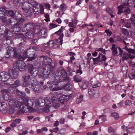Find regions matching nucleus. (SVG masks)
I'll list each match as a JSON object with an SVG mask.
<instances>
[{"label": "nucleus", "instance_id": "f257e3e1", "mask_svg": "<svg viewBox=\"0 0 135 135\" xmlns=\"http://www.w3.org/2000/svg\"><path fill=\"white\" fill-rule=\"evenodd\" d=\"M23 102V103L26 106V108H24L26 113L35 112L37 107H42L45 105L44 99L41 98L35 100L27 98Z\"/></svg>", "mask_w": 135, "mask_h": 135}, {"label": "nucleus", "instance_id": "f03ea898", "mask_svg": "<svg viewBox=\"0 0 135 135\" xmlns=\"http://www.w3.org/2000/svg\"><path fill=\"white\" fill-rule=\"evenodd\" d=\"M23 6L25 7L22 9L23 10H24V14L26 17H30L32 16V10L34 13L35 15L37 16L39 14V12H38V5L33 0H31L30 3H25Z\"/></svg>", "mask_w": 135, "mask_h": 135}, {"label": "nucleus", "instance_id": "7ed1b4c3", "mask_svg": "<svg viewBox=\"0 0 135 135\" xmlns=\"http://www.w3.org/2000/svg\"><path fill=\"white\" fill-rule=\"evenodd\" d=\"M27 98H25L23 99L22 97H18L16 99H12L9 102V104L11 106L13 109L16 108H20L22 109L19 110L18 111V113L22 114L24 113H26L25 110L24 109L26 108V106L23 103L24 100Z\"/></svg>", "mask_w": 135, "mask_h": 135}, {"label": "nucleus", "instance_id": "20e7f679", "mask_svg": "<svg viewBox=\"0 0 135 135\" xmlns=\"http://www.w3.org/2000/svg\"><path fill=\"white\" fill-rule=\"evenodd\" d=\"M129 3L127 2L123 3L122 5L118 7V14H120L121 13L123 12L126 15L129 14L131 12L130 6L129 5Z\"/></svg>", "mask_w": 135, "mask_h": 135}, {"label": "nucleus", "instance_id": "39448f33", "mask_svg": "<svg viewBox=\"0 0 135 135\" xmlns=\"http://www.w3.org/2000/svg\"><path fill=\"white\" fill-rule=\"evenodd\" d=\"M111 50L113 56L121 55L123 53V50L119 47H118L114 44L112 45Z\"/></svg>", "mask_w": 135, "mask_h": 135}, {"label": "nucleus", "instance_id": "423d86ee", "mask_svg": "<svg viewBox=\"0 0 135 135\" xmlns=\"http://www.w3.org/2000/svg\"><path fill=\"white\" fill-rule=\"evenodd\" d=\"M26 65L24 62L18 60L13 64V67L17 70H19L20 71H22L25 70Z\"/></svg>", "mask_w": 135, "mask_h": 135}, {"label": "nucleus", "instance_id": "0eeeda50", "mask_svg": "<svg viewBox=\"0 0 135 135\" xmlns=\"http://www.w3.org/2000/svg\"><path fill=\"white\" fill-rule=\"evenodd\" d=\"M60 76H57L54 78L55 80H53V83L52 85V90L53 91H56L61 89L59 87H56V86L58 84V82L61 81L60 79Z\"/></svg>", "mask_w": 135, "mask_h": 135}, {"label": "nucleus", "instance_id": "6e6552de", "mask_svg": "<svg viewBox=\"0 0 135 135\" xmlns=\"http://www.w3.org/2000/svg\"><path fill=\"white\" fill-rule=\"evenodd\" d=\"M9 76L13 79H16L18 76V70L13 67L12 69L9 70Z\"/></svg>", "mask_w": 135, "mask_h": 135}, {"label": "nucleus", "instance_id": "1a4fd4ad", "mask_svg": "<svg viewBox=\"0 0 135 135\" xmlns=\"http://www.w3.org/2000/svg\"><path fill=\"white\" fill-rule=\"evenodd\" d=\"M28 71L32 76H37L38 73V70L35 67H33L32 65L29 66Z\"/></svg>", "mask_w": 135, "mask_h": 135}, {"label": "nucleus", "instance_id": "9d476101", "mask_svg": "<svg viewBox=\"0 0 135 135\" xmlns=\"http://www.w3.org/2000/svg\"><path fill=\"white\" fill-rule=\"evenodd\" d=\"M55 67V65L54 64V65H52V67H51V68L48 67H46L43 70V73L46 77H48L50 73L52 71H53V68Z\"/></svg>", "mask_w": 135, "mask_h": 135}, {"label": "nucleus", "instance_id": "9b49d317", "mask_svg": "<svg viewBox=\"0 0 135 135\" xmlns=\"http://www.w3.org/2000/svg\"><path fill=\"white\" fill-rule=\"evenodd\" d=\"M10 76L7 73L3 71L0 73V80L3 81H7L9 78Z\"/></svg>", "mask_w": 135, "mask_h": 135}, {"label": "nucleus", "instance_id": "f8f14e48", "mask_svg": "<svg viewBox=\"0 0 135 135\" xmlns=\"http://www.w3.org/2000/svg\"><path fill=\"white\" fill-rule=\"evenodd\" d=\"M32 23L29 22L24 24L23 27L22 31L23 32H25L26 31H28L32 29L33 25Z\"/></svg>", "mask_w": 135, "mask_h": 135}, {"label": "nucleus", "instance_id": "ddd939ff", "mask_svg": "<svg viewBox=\"0 0 135 135\" xmlns=\"http://www.w3.org/2000/svg\"><path fill=\"white\" fill-rule=\"evenodd\" d=\"M36 48V47H31L28 48L27 50L28 55L32 56L35 55V50Z\"/></svg>", "mask_w": 135, "mask_h": 135}, {"label": "nucleus", "instance_id": "4468645a", "mask_svg": "<svg viewBox=\"0 0 135 135\" xmlns=\"http://www.w3.org/2000/svg\"><path fill=\"white\" fill-rule=\"evenodd\" d=\"M88 93L90 94L93 95L95 97H97L99 96V92L98 90L95 91L94 89H89Z\"/></svg>", "mask_w": 135, "mask_h": 135}, {"label": "nucleus", "instance_id": "2eb2a0df", "mask_svg": "<svg viewBox=\"0 0 135 135\" xmlns=\"http://www.w3.org/2000/svg\"><path fill=\"white\" fill-rule=\"evenodd\" d=\"M47 29L44 28L40 31L39 35L45 38L47 36Z\"/></svg>", "mask_w": 135, "mask_h": 135}, {"label": "nucleus", "instance_id": "dca6fc26", "mask_svg": "<svg viewBox=\"0 0 135 135\" xmlns=\"http://www.w3.org/2000/svg\"><path fill=\"white\" fill-rule=\"evenodd\" d=\"M13 53V56L15 57L18 59H22L21 55L20 53L17 52L16 48L14 50Z\"/></svg>", "mask_w": 135, "mask_h": 135}, {"label": "nucleus", "instance_id": "f3484780", "mask_svg": "<svg viewBox=\"0 0 135 135\" xmlns=\"http://www.w3.org/2000/svg\"><path fill=\"white\" fill-rule=\"evenodd\" d=\"M30 87L31 89L32 90L34 91L36 93L38 92L39 90V86L37 85H36V84H33L32 83V85H31V86Z\"/></svg>", "mask_w": 135, "mask_h": 135}, {"label": "nucleus", "instance_id": "a211bd4d", "mask_svg": "<svg viewBox=\"0 0 135 135\" xmlns=\"http://www.w3.org/2000/svg\"><path fill=\"white\" fill-rule=\"evenodd\" d=\"M83 95L80 94H78L77 95V98L76 100V103L79 104L83 100Z\"/></svg>", "mask_w": 135, "mask_h": 135}, {"label": "nucleus", "instance_id": "6ab92c4d", "mask_svg": "<svg viewBox=\"0 0 135 135\" xmlns=\"http://www.w3.org/2000/svg\"><path fill=\"white\" fill-rule=\"evenodd\" d=\"M15 37L16 38H23V42H26V37L22 33H18V34L16 33L15 35Z\"/></svg>", "mask_w": 135, "mask_h": 135}, {"label": "nucleus", "instance_id": "aec40b11", "mask_svg": "<svg viewBox=\"0 0 135 135\" xmlns=\"http://www.w3.org/2000/svg\"><path fill=\"white\" fill-rule=\"evenodd\" d=\"M44 64L46 65H49L51 64V59L48 57H44Z\"/></svg>", "mask_w": 135, "mask_h": 135}, {"label": "nucleus", "instance_id": "412c9836", "mask_svg": "<svg viewBox=\"0 0 135 135\" xmlns=\"http://www.w3.org/2000/svg\"><path fill=\"white\" fill-rule=\"evenodd\" d=\"M122 23L123 25L126 27L127 28H130L131 27V25L130 21L128 20H124V19L122 21Z\"/></svg>", "mask_w": 135, "mask_h": 135}, {"label": "nucleus", "instance_id": "4be33fe9", "mask_svg": "<svg viewBox=\"0 0 135 135\" xmlns=\"http://www.w3.org/2000/svg\"><path fill=\"white\" fill-rule=\"evenodd\" d=\"M89 83L86 81H84L83 82V84L80 86V88L82 89H86L88 86Z\"/></svg>", "mask_w": 135, "mask_h": 135}, {"label": "nucleus", "instance_id": "5701e85b", "mask_svg": "<svg viewBox=\"0 0 135 135\" xmlns=\"http://www.w3.org/2000/svg\"><path fill=\"white\" fill-rule=\"evenodd\" d=\"M17 20L14 18H11L8 21L9 23L10 24L13 25H14L16 23H17Z\"/></svg>", "mask_w": 135, "mask_h": 135}, {"label": "nucleus", "instance_id": "b1692460", "mask_svg": "<svg viewBox=\"0 0 135 135\" xmlns=\"http://www.w3.org/2000/svg\"><path fill=\"white\" fill-rule=\"evenodd\" d=\"M4 42L7 45H9L12 44V42L11 40L10 39V37H4Z\"/></svg>", "mask_w": 135, "mask_h": 135}, {"label": "nucleus", "instance_id": "393cba45", "mask_svg": "<svg viewBox=\"0 0 135 135\" xmlns=\"http://www.w3.org/2000/svg\"><path fill=\"white\" fill-rule=\"evenodd\" d=\"M5 13L6 14L11 17H14L15 15L14 11L12 10H6L5 12Z\"/></svg>", "mask_w": 135, "mask_h": 135}, {"label": "nucleus", "instance_id": "a878e982", "mask_svg": "<svg viewBox=\"0 0 135 135\" xmlns=\"http://www.w3.org/2000/svg\"><path fill=\"white\" fill-rule=\"evenodd\" d=\"M26 36L30 38H32L34 37V34L33 32L31 31L27 32L26 33Z\"/></svg>", "mask_w": 135, "mask_h": 135}, {"label": "nucleus", "instance_id": "bb28decb", "mask_svg": "<svg viewBox=\"0 0 135 135\" xmlns=\"http://www.w3.org/2000/svg\"><path fill=\"white\" fill-rule=\"evenodd\" d=\"M45 105L46 104V105H50L49 104L51 103V100L50 98L49 97H46L45 99Z\"/></svg>", "mask_w": 135, "mask_h": 135}, {"label": "nucleus", "instance_id": "cd10ccee", "mask_svg": "<svg viewBox=\"0 0 135 135\" xmlns=\"http://www.w3.org/2000/svg\"><path fill=\"white\" fill-rule=\"evenodd\" d=\"M15 49V48H13L11 47H8L6 48V50L7 51L6 52L7 53L11 55L12 52H14V50Z\"/></svg>", "mask_w": 135, "mask_h": 135}, {"label": "nucleus", "instance_id": "c85d7f7f", "mask_svg": "<svg viewBox=\"0 0 135 135\" xmlns=\"http://www.w3.org/2000/svg\"><path fill=\"white\" fill-rule=\"evenodd\" d=\"M64 36L63 34H61L59 38L57 41V43H59V45H61L62 44L63 40L62 39Z\"/></svg>", "mask_w": 135, "mask_h": 135}, {"label": "nucleus", "instance_id": "c756f323", "mask_svg": "<svg viewBox=\"0 0 135 135\" xmlns=\"http://www.w3.org/2000/svg\"><path fill=\"white\" fill-rule=\"evenodd\" d=\"M22 24L20 22H17L13 26L16 28L17 29L20 31L22 27Z\"/></svg>", "mask_w": 135, "mask_h": 135}, {"label": "nucleus", "instance_id": "7c9ffc66", "mask_svg": "<svg viewBox=\"0 0 135 135\" xmlns=\"http://www.w3.org/2000/svg\"><path fill=\"white\" fill-rule=\"evenodd\" d=\"M0 107L1 112H3V111H7V108L6 105L5 104H2Z\"/></svg>", "mask_w": 135, "mask_h": 135}, {"label": "nucleus", "instance_id": "2f4dec72", "mask_svg": "<svg viewBox=\"0 0 135 135\" xmlns=\"http://www.w3.org/2000/svg\"><path fill=\"white\" fill-rule=\"evenodd\" d=\"M28 54L27 53V50H26L23 52V54L22 55V59H25L28 57Z\"/></svg>", "mask_w": 135, "mask_h": 135}, {"label": "nucleus", "instance_id": "473e14b6", "mask_svg": "<svg viewBox=\"0 0 135 135\" xmlns=\"http://www.w3.org/2000/svg\"><path fill=\"white\" fill-rule=\"evenodd\" d=\"M57 95H55L54 96L51 98V103H56L57 102L58 100V98L57 97Z\"/></svg>", "mask_w": 135, "mask_h": 135}, {"label": "nucleus", "instance_id": "72a5a7b5", "mask_svg": "<svg viewBox=\"0 0 135 135\" xmlns=\"http://www.w3.org/2000/svg\"><path fill=\"white\" fill-rule=\"evenodd\" d=\"M64 88L66 90H70L72 89V86L70 84L68 83L65 85Z\"/></svg>", "mask_w": 135, "mask_h": 135}, {"label": "nucleus", "instance_id": "f704fd0d", "mask_svg": "<svg viewBox=\"0 0 135 135\" xmlns=\"http://www.w3.org/2000/svg\"><path fill=\"white\" fill-rule=\"evenodd\" d=\"M111 116L112 117H114L116 120H117L119 118V115L116 112H114L112 113Z\"/></svg>", "mask_w": 135, "mask_h": 135}, {"label": "nucleus", "instance_id": "c9c22d12", "mask_svg": "<svg viewBox=\"0 0 135 135\" xmlns=\"http://www.w3.org/2000/svg\"><path fill=\"white\" fill-rule=\"evenodd\" d=\"M30 78V75L28 74H26L23 77V81H27Z\"/></svg>", "mask_w": 135, "mask_h": 135}, {"label": "nucleus", "instance_id": "e433bc0d", "mask_svg": "<svg viewBox=\"0 0 135 135\" xmlns=\"http://www.w3.org/2000/svg\"><path fill=\"white\" fill-rule=\"evenodd\" d=\"M91 58L88 57L86 59H85L83 60L84 62L83 64H87L90 63V60L91 59Z\"/></svg>", "mask_w": 135, "mask_h": 135}, {"label": "nucleus", "instance_id": "4c0bfd02", "mask_svg": "<svg viewBox=\"0 0 135 135\" xmlns=\"http://www.w3.org/2000/svg\"><path fill=\"white\" fill-rule=\"evenodd\" d=\"M38 75L39 78H41L43 80H44V78L45 77L43 71L39 72Z\"/></svg>", "mask_w": 135, "mask_h": 135}, {"label": "nucleus", "instance_id": "58836bf2", "mask_svg": "<svg viewBox=\"0 0 135 135\" xmlns=\"http://www.w3.org/2000/svg\"><path fill=\"white\" fill-rule=\"evenodd\" d=\"M65 101L68 100L71 97V94L62 95Z\"/></svg>", "mask_w": 135, "mask_h": 135}, {"label": "nucleus", "instance_id": "ea45409f", "mask_svg": "<svg viewBox=\"0 0 135 135\" xmlns=\"http://www.w3.org/2000/svg\"><path fill=\"white\" fill-rule=\"evenodd\" d=\"M61 74L63 77L67 75V73L66 71L64 69H62L61 70Z\"/></svg>", "mask_w": 135, "mask_h": 135}, {"label": "nucleus", "instance_id": "a19ab883", "mask_svg": "<svg viewBox=\"0 0 135 135\" xmlns=\"http://www.w3.org/2000/svg\"><path fill=\"white\" fill-rule=\"evenodd\" d=\"M93 88H96L99 86L100 85V83L97 81H96L95 83H93Z\"/></svg>", "mask_w": 135, "mask_h": 135}, {"label": "nucleus", "instance_id": "79ce46f5", "mask_svg": "<svg viewBox=\"0 0 135 135\" xmlns=\"http://www.w3.org/2000/svg\"><path fill=\"white\" fill-rule=\"evenodd\" d=\"M11 31L13 33H17L16 32H18L20 31L18 30L16 28L13 26V27L11 28Z\"/></svg>", "mask_w": 135, "mask_h": 135}, {"label": "nucleus", "instance_id": "37998d69", "mask_svg": "<svg viewBox=\"0 0 135 135\" xmlns=\"http://www.w3.org/2000/svg\"><path fill=\"white\" fill-rule=\"evenodd\" d=\"M74 81L77 82H81L82 80L81 78H79L78 77L75 75L74 77Z\"/></svg>", "mask_w": 135, "mask_h": 135}, {"label": "nucleus", "instance_id": "c03bdc74", "mask_svg": "<svg viewBox=\"0 0 135 135\" xmlns=\"http://www.w3.org/2000/svg\"><path fill=\"white\" fill-rule=\"evenodd\" d=\"M63 81L66 83H69L71 80V79L68 76H67L63 77Z\"/></svg>", "mask_w": 135, "mask_h": 135}, {"label": "nucleus", "instance_id": "a18cd8bd", "mask_svg": "<svg viewBox=\"0 0 135 135\" xmlns=\"http://www.w3.org/2000/svg\"><path fill=\"white\" fill-rule=\"evenodd\" d=\"M108 132L109 133H114L115 130L112 127H109L108 128Z\"/></svg>", "mask_w": 135, "mask_h": 135}, {"label": "nucleus", "instance_id": "49530a36", "mask_svg": "<svg viewBox=\"0 0 135 135\" xmlns=\"http://www.w3.org/2000/svg\"><path fill=\"white\" fill-rule=\"evenodd\" d=\"M48 43L49 44V47L50 48L52 47L55 44L54 41L53 40L50 41Z\"/></svg>", "mask_w": 135, "mask_h": 135}, {"label": "nucleus", "instance_id": "de8ad7c7", "mask_svg": "<svg viewBox=\"0 0 135 135\" xmlns=\"http://www.w3.org/2000/svg\"><path fill=\"white\" fill-rule=\"evenodd\" d=\"M39 7H38V12H39V14L40 13L42 14L44 13V8L40 6V5H38Z\"/></svg>", "mask_w": 135, "mask_h": 135}, {"label": "nucleus", "instance_id": "09e8293b", "mask_svg": "<svg viewBox=\"0 0 135 135\" xmlns=\"http://www.w3.org/2000/svg\"><path fill=\"white\" fill-rule=\"evenodd\" d=\"M109 97L108 96H106L103 97L101 101L103 102H107L108 100Z\"/></svg>", "mask_w": 135, "mask_h": 135}, {"label": "nucleus", "instance_id": "8fccbe9b", "mask_svg": "<svg viewBox=\"0 0 135 135\" xmlns=\"http://www.w3.org/2000/svg\"><path fill=\"white\" fill-rule=\"evenodd\" d=\"M36 55H34L32 56H30L28 58V60L29 61H31L33 60H34L35 59H36Z\"/></svg>", "mask_w": 135, "mask_h": 135}, {"label": "nucleus", "instance_id": "3c124183", "mask_svg": "<svg viewBox=\"0 0 135 135\" xmlns=\"http://www.w3.org/2000/svg\"><path fill=\"white\" fill-rule=\"evenodd\" d=\"M101 60L100 59V62L103 63L107 59V57L105 56L104 55H101Z\"/></svg>", "mask_w": 135, "mask_h": 135}, {"label": "nucleus", "instance_id": "603ef678", "mask_svg": "<svg viewBox=\"0 0 135 135\" xmlns=\"http://www.w3.org/2000/svg\"><path fill=\"white\" fill-rule=\"evenodd\" d=\"M44 111L46 113H48L50 111L49 105H46L44 109Z\"/></svg>", "mask_w": 135, "mask_h": 135}, {"label": "nucleus", "instance_id": "864d4df0", "mask_svg": "<svg viewBox=\"0 0 135 135\" xmlns=\"http://www.w3.org/2000/svg\"><path fill=\"white\" fill-rule=\"evenodd\" d=\"M16 93L17 95L20 96H22L23 95H24L25 93L23 92H21L18 90H16Z\"/></svg>", "mask_w": 135, "mask_h": 135}, {"label": "nucleus", "instance_id": "5fc2aeb1", "mask_svg": "<svg viewBox=\"0 0 135 135\" xmlns=\"http://www.w3.org/2000/svg\"><path fill=\"white\" fill-rule=\"evenodd\" d=\"M42 46V49H43L45 50L48 47H49V44L48 42L46 44H44L41 45Z\"/></svg>", "mask_w": 135, "mask_h": 135}, {"label": "nucleus", "instance_id": "6e6d98bb", "mask_svg": "<svg viewBox=\"0 0 135 135\" xmlns=\"http://www.w3.org/2000/svg\"><path fill=\"white\" fill-rule=\"evenodd\" d=\"M20 81L19 80H16L13 85L14 86L17 87L20 85Z\"/></svg>", "mask_w": 135, "mask_h": 135}, {"label": "nucleus", "instance_id": "4d7b16f0", "mask_svg": "<svg viewBox=\"0 0 135 135\" xmlns=\"http://www.w3.org/2000/svg\"><path fill=\"white\" fill-rule=\"evenodd\" d=\"M53 83V80H51L48 81L47 83L48 86L50 88H52V83Z\"/></svg>", "mask_w": 135, "mask_h": 135}, {"label": "nucleus", "instance_id": "13d9d810", "mask_svg": "<svg viewBox=\"0 0 135 135\" xmlns=\"http://www.w3.org/2000/svg\"><path fill=\"white\" fill-rule=\"evenodd\" d=\"M60 9L61 10L65 11L66 9V7L65 5L64 4H62L60 6Z\"/></svg>", "mask_w": 135, "mask_h": 135}, {"label": "nucleus", "instance_id": "bf43d9fd", "mask_svg": "<svg viewBox=\"0 0 135 135\" xmlns=\"http://www.w3.org/2000/svg\"><path fill=\"white\" fill-rule=\"evenodd\" d=\"M124 49L126 50L127 51H128L129 53H133L134 51H135L133 49H128L126 46H125L124 48Z\"/></svg>", "mask_w": 135, "mask_h": 135}, {"label": "nucleus", "instance_id": "052dcab7", "mask_svg": "<svg viewBox=\"0 0 135 135\" xmlns=\"http://www.w3.org/2000/svg\"><path fill=\"white\" fill-rule=\"evenodd\" d=\"M18 46L21 50H23L25 49L24 47V45H22V42H21L18 45Z\"/></svg>", "mask_w": 135, "mask_h": 135}, {"label": "nucleus", "instance_id": "680f3d73", "mask_svg": "<svg viewBox=\"0 0 135 135\" xmlns=\"http://www.w3.org/2000/svg\"><path fill=\"white\" fill-rule=\"evenodd\" d=\"M94 62L93 64L94 65L97 64L98 62H100V60L98 59V58H93Z\"/></svg>", "mask_w": 135, "mask_h": 135}, {"label": "nucleus", "instance_id": "e2e57ef3", "mask_svg": "<svg viewBox=\"0 0 135 135\" xmlns=\"http://www.w3.org/2000/svg\"><path fill=\"white\" fill-rule=\"evenodd\" d=\"M105 0H99L98 1V4L99 6H103L105 3Z\"/></svg>", "mask_w": 135, "mask_h": 135}, {"label": "nucleus", "instance_id": "0e129e2a", "mask_svg": "<svg viewBox=\"0 0 135 135\" xmlns=\"http://www.w3.org/2000/svg\"><path fill=\"white\" fill-rule=\"evenodd\" d=\"M4 98L6 100H10L11 99V97L8 94H6V95L4 97Z\"/></svg>", "mask_w": 135, "mask_h": 135}, {"label": "nucleus", "instance_id": "69168bd1", "mask_svg": "<svg viewBox=\"0 0 135 135\" xmlns=\"http://www.w3.org/2000/svg\"><path fill=\"white\" fill-rule=\"evenodd\" d=\"M59 130V128L57 127H56L55 128L53 129L52 130H51L50 131L51 133L54 132L57 133Z\"/></svg>", "mask_w": 135, "mask_h": 135}, {"label": "nucleus", "instance_id": "338daca9", "mask_svg": "<svg viewBox=\"0 0 135 135\" xmlns=\"http://www.w3.org/2000/svg\"><path fill=\"white\" fill-rule=\"evenodd\" d=\"M59 101L60 103H64V102L65 101V100H64V99L63 98L62 96H61L59 97Z\"/></svg>", "mask_w": 135, "mask_h": 135}, {"label": "nucleus", "instance_id": "774afa93", "mask_svg": "<svg viewBox=\"0 0 135 135\" xmlns=\"http://www.w3.org/2000/svg\"><path fill=\"white\" fill-rule=\"evenodd\" d=\"M125 104L126 105H130L132 104V102L130 100H126L125 102Z\"/></svg>", "mask_w": 135, "mask_h": 135}]
</instances>
